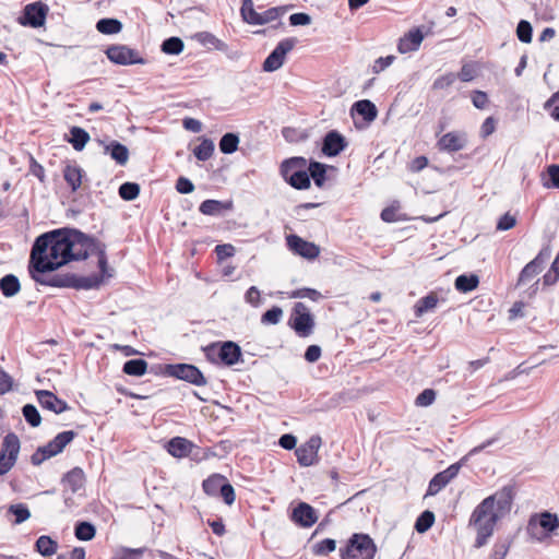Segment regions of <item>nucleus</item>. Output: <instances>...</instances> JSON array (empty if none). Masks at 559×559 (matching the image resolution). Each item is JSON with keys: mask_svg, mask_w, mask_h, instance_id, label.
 I'll use <instances>...</instances> for the list:
<instances>
[{"mask_svg": "<svg viewBox=\"0 0 559 559\" xmlns=\"http://www.w3.org/2000/svg\"><path fill=\"white\" fill-rule=\"evenodd\" d=\"M90 237L70 227L46 231L34 240L29 262L39 273H52L72 261L86 260Z\"/></svg>", "mask_w": 559, "mask_h": 559, "instance_id": "nucleus-1", "label": "nucleus"}, {"mask_svg": "<svg viewBox=\"0 0 559 559\" xmlns=\"http://www.w3.org/2000/svg\"><path fill=\"white\" fill-rule=\"evenodd\" d=\"M514 488L510 485L503 486L493 495L485 498L472 512L468 526L476 530L475 548H481L495 532L499 520L506 516L512 508L514 500Z\"/></svg>", "mask_w": 559, "mask_h": 559, "instance_id": "nucleus-2", "label": "nucleus"}, {"mask_svg": "<svg viewBox=\"0 0 559 559\" xmlns=\"http://www.w3.org/2000/svg\"><path fill=\"white\" fill-rule=\"evenodd\" d=\"M307 165L308 160L302 156L286 158L280 166L281 176L294 189H309L311 181L307 171Z\"/></svg>", "mask_w": 559, "mask_h": 559, "instance_id": "nucleus-3", "label": "nucleus"}, {"mask_svg": "<svg viewBox=\"0 0 559 559\" xmlns=\"http://www.w3.org/2000/svg\"><path fill=\"white\" fill-rule=\"evenodd\" d=\"M378 551L374 540L366 533H354L344 547L340 548L341 559H374Z\"/></svg>", "mask_w": 559, "mask_h": 559, "instance_id": "nucleus-4", "label": "nucleus"}, {"mask_svg": "<svg viewBox=\"0 0 559 559\" xmlns=\"http://www.w3.org/2000/svg\"><path fill=\"white\" fill-rule=\"evenodd\" d=\"M496 439H489L481 444L473 448L465 456H463L459 462L451 464L448 468L442 472L437 473L431 480L429 481V486L427 489V496L437 495L442 488H444L456 475L459 474L461 467L467 462L468 457L475 455L487 447L491 445Z\"/></svg>", "mask_w": 559, "mask_h": 559, "instance_id": "nucleus-5", "label": "nucleus"}, {"mask_svg": "<svg viewBox=\"0 0 559 559\" xmlns=\"http://www.w3.org/2000/svg\"><path fill=\"white\" fill-rule=\"evenodd\" d=\"M78 433L73 430H66L59 432L52 440L47 444L40 445L31 455V463L34 466L43 464L46 460L60 454L68 444H70Z\"/></svg>", "mask_w": 559, "mask_h": 559, "instance_id": "nucleus-6", "label": "nucleus"}, {"mask_svg": "<svg viewBox=\"0 0 559 559\" xmlns=\"http://www.w3.org/2000/svg\"><path fill=\"white\" fill-rule=\"evenodd\" d=\"M558 528V515L548 511L532 515L527 524V533L530 536L539 542L550 536Z\"/></svg>", "mask_w": 559, "mask_h": 559, "instance_id": "nucleus-7", "label": "nucleus"}, {"mask_svg": "<svg viewBox=\"0 0 559 559\" xmlns=\"http://www.w3.org/2000/svg\"><path fill=\"white\" fill-rule=\"evenodd\" d=\"M288 325L299 337H308L313 333L316 321L308 307L298 301L294 305Z\"/></svg>", "mask_w": 559, "mask_h": 559, "instance_id": "nucleus-8", "label": "nucleus"}, {"mask_svg": "<svg viewBox=\"0 0 559 559\" xmlns=\"http://www.w3.org/2000/svg\"><path fill=\"white\" fill-rule=\"evenodd\" d=\"M163 373L167 377L186 381L197 386L207 383L203 372L194 365L178 362L164 365Z\"/></svg>", "mask_w": 559, "mask_h": 559, "instance_id": "nucleus-9", "label": "nucleus"}, {"mask_svg": "<svg viewBox=\"0 0 559 559\" xmlns=\"http://www.w3.org/2000/svg\"><path fill=\"white\" fill-rule=\"evenodd\" d=\"M214 353L217 355L221 362L228 367L242 361L241 348L233 341L211 344L205 348V354L209 359H213Z\"/></svg>", "mask_w": 559, "mask_h": 559, "instance_id": "nucleus-10", "label": "nucleus"}, {"mask_svg": "<svg viewBox=\"0 0 559 559\" xmlns=\"http://www.w3.org/2000/svg\"><path fill=\"white\" fill-rule=\"evenodd\" d=\"M105 53L108 60L119 66L145 64L144 59L136 49L127 45L114 44L106 48Z\"/></svg>", "mask_w": 559, "mask_h": 559, "instance_id": "nucleus-11", "label": "nucleus"}, {"mask_svg": "<svg viewBox=\"0 0 559 559\" xmlns=\"http://www.w3.org/2000/svg\"><path fill=\"white\" fill-rule=\"evenodd\" d=\"M21 449L19 437L14 432L4 436L0 450V476L5 475L15 465Z\"/></svg>", "mask_w": 559, "mask_h": 559, "instance_id": "nucleus-12", "label": "nucleus"}, {"mask_svg": "<svg viewBox=\"0 0 559 559\" xmlns=\"http://www.w3.org/2000/svg\"><path fill=\"white\" fill-rule=\"evenodd\" d=\"M49 8L43 1H35L26 4L21 15L17 17V23L22 26L38 28L44 26Z\"/></svg>", "mask_w": 559, "mask_h": 559, "instance_id": "nucleus-13", "label": "nucleus"}, {"mask_svg": "<svg viewBox=\"0 0 559 559\" xmlns=\"http://www.w3.org/2000/svg\"><path fill=\"white\" fill-rule=\"evenodd\" d=\"M297 41L295 37L281 40L263 61V71L274 72L278 70L283 66L286 55L295 47Z\"/></svg>", "mask_w": 559, "mask_h": 559, "instance_id": "nucleus-14", "label": "nucleus"}, {"mask_svg": "<svg viewBox=\"0 0 559 559\" xmlns=\"http://www.w3.org/2000/svg\"><path fill=\"white\" fill-rule=\"evenodd\" d=\"M322 439L318 435H313L307 442L300 444L295 450L297 462L302 467H309L318 464V451L321 447Z\"/></svg>", "mask_w": 559, "mask_h": 559, "instance_id": "nucleus-15", "label": "nucleus"}, {"mask_svg": "<svg viewBox=\"0 0 559 559\" xmlns=\"http://www.w3.org/2000/svg\"><path fill=\"white\" fill-rule=\"evenodd\" d=\"M28 271L31 277L39 285L58 287V288H72V281L74 280L73 273L66 274H50L39 273L33 267V263L29 262Z\"/></svg>", "mask_w": 559, "mask_h": 559, "instance_id": "nucleus-16", "label": "nucleus"}, {"mask_svg": "<svg viewBox=\"0 0 559 559\" xmlns=\"http://www.w3.org/2000/svg\"><path fill=\"white\" fill-rule=\"evenodd\" d=\"M286 246L294 254L307 260H314L320 254V247L318 245L305 240L295 234L286 236Z\"/></svg>", "mask_w": 559, "mask_h": 559, "instance_id": "nucleus-17", "label": "nucleus"}, {"mask_svg": "<svg viewBox=\"0 0 559 559\" xmlns=\"http://www.w3.org/2000/svg\"><path fill=\"white\" fill-rule=\"evenodd\" d=\"M348 142L346 138L337 130L328 131L322 139L321 152L326 157H335L340 155L346 147Z\"/></svg>", "mask_w": 559, "mask_h": 559, "instance_id": "nucleus-18", "label": "nucleus"}, {"mask_svg": "<svg viewBox=\"0 0 559 559\" xmlns=\"http://www.w3.org/2000/svg\"><path fill=\"white\" fill-rule=\"evenodd\" d=\"M289 519L297 526L308 528L317 523L318 513L312 506H310L307 502L300 501L293 509Z\"/></svg>", "mask_w": 559, "mask_h": 559, "instance_id": "nucleus-19", "label": "nucleus"}, {"mask_svg": "<svg viewBox=\"0 0 559 559\" xmlns=\"http://www.w3.org/2000/svg\"><path fill=\"white\" fill-rule=\"evenodd\" d=\"M35 395L43 409L53 414H61L70 409L69 404L64 400L59 399L49 390H37L35 391Z\"/></svg>", "mask_w": 559, "mask_h": 559, "instance_id": "nucleus-20", "label": "nucleus"}, {"mask_svg": "<svg viewBox=\"0 0 559 559\" xmlns=\"http://www.w3.org/2000/svg\"><path fill=\"white\" fill-rule=\"evenodd\" d=\"M233 209H234L233 200L219 201V200L207 199V200H204L199 206V211L203 215H209V216H222L226 212L233 211Z\"/></svg>", "mask_w": 559, "mask_h": 559, "instance_id": "nucleus-21", "label": "nucleus"}, {"mask_svg": "<svg viewBox=\"0 0 559 559\" xmlns=\"http://www.w3.org/2000/svg\"><path fill=\"white\" fill-rule=\"evenodd\" d=\"M350 115L353 118L361 117L365 122L370 123L376 120L378 109L371 100L360 99L352 105Z\"/></svg>", "mask_w": 559, "mask_h": 559, "instance_id": "nucleus-22", "label": "nucleus"}, {"mask_svg": "<svg viewBox=\"0 0 559 559\" xmlns=\"http://www.w3.org/2000/svg\"><path fill=\"white\" fill-rule=\"evenodd\" d=\"M424 34L419 27L408 31L399 41L397 49L401 53L415 51L419 48Z\"/></svg>", "mask_w": 559, "mask_h": 559, "instance_id": "nucleus-23", "label": "nucleus"}, {"mask_svg": "<svg viewBox=\"0 0 559 559\" xmlns=\"http://www.w3.org/2000/svg\"><path fill=\"white\" fill-rule=\"evenodd\" d=\"M437 145L442 152H459L465 147L466 139L464 135H460L456 132H448L438 140Z\"/></svg>", "mask_w": 559, "mask_h": 559, "instance_id": "nucleus-24", "label": "nucleus"}, {"mask_svg": "<svg viewBox=\"0 0 559 559\" xmlns=\"http://www.w3.org/2000/svg\"><path fill=\"white\" fill-rule=\"evenodd\" d=\"M86 247H88V248H86L87 249L86 250L87 258L90 255H92V254L97 255V258H98V267H99L100 273H102L100 276L103 277L106 274L107 266H108L105 243H103L102 241H99L98 239H96L94 237H90Z\"/></svg>", "mask_w": 559, "mask_h": 559, "instance_id": "nucleus-25", "label": "nucleus"}, {"mask_svg": "<svg viewBox=\"0 0 559 559\" xmlns=\"http://www.w3.org/2000/svg\"><path fill=\"white\" fill-rule=\"evenodd\" d=\"M193 443L182 437H174L166 444L167 452L174 457L188 456L191 453Z\"/></svg>", "mask_w": 559, "mask_h": 559, "instance_id": "nucleus-26", "label": "nucleus"}, {"mask_svg": "<svg viewBox=\"0 0 559 559\" xmlns=\"http://www.w3.org/2000/svg\"><path fill=\"white\" fill-rule=\"evenodd\" d=\"M104 153L109 155L110 158L120 166H124L128 163V147L116 140L110 141L108 144H104Z\"/></svg>", "mask_w": 559, "mask_h": 559, "instance_id": "nucleus-27", "label": "nucleus"}, {"mask_svg": "<svg viewBox=\"0 0 559 559\" xmlns=\"http://www.w3.org/2000/svg\"><path fill=\"white\" fill-rule=\"evenodd\" d=\"M84 170L76 164H67L62 170L63 178L72 192L80 189Z\"/></svg>", "mask_w": 559, "mask_h": 559, "instance_id": "nucleus-28", "label": "nucleus"}, {"mask_svg": "<svg viewBox=\"0 0 559 559\" xmlns=\"http://www.w3.org/2000/svg\"><path fill=\"white\" fill-rule=\"evenodd\" d=\"M91 136L88 132L78 126H73L69 130V135H66V141H68L75 151L80 152L82 151L87 142L90 141Z\"/></svg>", "mask_w": 559, "mask_h": 559, "instance_id": "nucleus-29", "label": "nucleus"}, {"mask_svg": "<svg viewBox=\"0 0 559 559\" xmlns=\"http://www.w3.org/2000/svg\"><path fill=\"white\" fill-rule=\"evenodd\" d=\"M329 166L314 159H310L307 171L318 188H322L326 181Z\"/></svg>", "mask_w": 559, "mask_h": 559, "instance_id": "nucleus-30", "label": "nucleus"}, {"mask_svg": "<svg viewBox=\"0 0 559 559\" xmlns=\"http://www.w3.org/2000/svg\"><path fill=\"white\" fill-rule=\"evenodd\" d=\"M439 299L436 293H429L427 296L421 297L414 305V314L416 318H421L425 313L433 310Z\"/></svg>", "mask_w": 559, "mask_h": 559, "instance_id": "nucleus-31", "label": "nucleus"}, {"mask_svg": "<svg viewBox=\"0 0 559 559\" xmlns=\"http://www.w3.org/2000/svg\"><path fill=\"white\" fill-rule=\"evenodd\" d=\"M84 480L85 475L81 467H73L62 477V483H66L73 493L83 487Z\"/></svg>", "mask_w": 559, "mask_h": 559, "instance_id": "nucleus-32", "label": "nucleus"}, {"mask_svg": "<svg viewBox=\"0 0 559 559\" xmlns=\"http://www.w3.org/2000/svg\"><path fill=\"white\" fill-rule=\"evenodd\" d=\"M479 284L478 275L471 274H461L454 281V287L460 293H469L477 288Z\"/></svg>", "mask_w": 559, "mask_h": 559, "instance_id": "nucleus-33", "label": "nucleus"}, {"mask_svg": "<svg viewBox=\"0 0 559 559\" xmlns=\"http://www.w3.org/2000/svg\"><path fill=\"white\" fill-rule=\"evenodd\" d=\"M21 289V283L14 274H7L0 278V290L4 297H13Z\"/></svg>", "mask_w": 559, "mask_h": 559, "instance_id": "nucleus-34", "label": "nucleus"}, {"mask_svg": "<svg viewBox=\"0 0 559 559\" xmlns=\"http://www.w3.org/2000/svg\"><path fill=\"white\" fill-rule=\"evenodd\" d=\"M148 364L143 358L127 360L122 366V372L132 377H142L147 371Z\"/></svg>", "mask_w": 559, "mask_h": 559, "instance_id": "nucleus-35", "label": "nucleus"}, {"mask_svg": "<svg viewBox=\"0 0 559 559\" xmlns=\"http://www.w3.org/2000/svg\"><path fill=\"white\" fill-rule=\"evenodd\" d=\"M96 29L104 35H115L121 32L123 25L115 17H103L96 22Z\"/></svg>", "mask_w": 559, "mask_h": 559, "instance_id": "nucleus-36", "label": "nucleus"}, {"mask_svg": "<svg viewBox=\"0 0 559 559\" xmlns=\"http://www.w3.org/2000/svg\"><path fill=\"white\" fill-rule=\"evenodd\" d=\"M58 549L57 540L52 539L48 535H41L35 542V550L43 557H50L56 554Z\"/></svg>", "mask_w": 559, "mask_h": 559, "instance_id": "nucleus-37", "label": "nucleus"}, {"mask_svg": "<svg viewBox=\"0 0 559 559\" xmlns=\"http://www.w3.org/2000/svg\"><path fill=\"white\" fill-rule=\"evenodd\" d=\"M195 39L205 47L214 48L219 51H227L228 46L223 40L209 32H200L195 34Z\"/></svg>", "mask_w": 559, "mask_h": 559, "instance_id": "nucleus-38", "label": "nucleus"}, {"mask_svg": "<svg viewBox=\"0 0 559 559\" xmlns=\"http://www.w3.org/2000/svg\"><path fill=\"white\" fill-rule=\"evenodd\" d=\"M226 477L221 474H213L202 483L203 491L211 497H218L219 487L226 481Z\"/></svg>", "mask_w": 559, "mask_h": 559, "instance_id": "nucleus-39", "label": "nucleus"}, {"mask_svg": "<svg viewBox=\"0 0 559 559\" xmlns=\"http://www.w3.org/2000/svg\"><path fill=\"white\" fill-rule=\"evenodd\" d=\"M96 535V527L92 522L78 521L74 525V536L79 540L88 542Z\"/></svg>", "mask_w": 559, "mask_h": 559, "instance_id": "nucleus-40", "label": "nucleus"}, {"mask_svg": "<svg viewBox=\"0 0 559 559\" xmlns=\"http://www.w3.org/2000/svg\"><path fill=\"white\" fill-rule=\"evenodd\" d=\"M103 282L102 276L93 274L90 276H78L74 274L72 288L74 289H92L98 287Z\"/></svg>", "mask_w": 559, "mask_h": 559, "instance_id": "nucleus-41", "label": "nucleus"}, {"mask_svg": "<svg viewBox=\"0 0 559 559\" xmlns=\"http://www.w3.org/2000/svg\"><path fill=\"white\" fill-rule=\"evenodd\" d=\"M240 14L242 20L251 25H260V13L254 10L252 0H242Z\"/></svg>", "mask_w": 559, "mask_h": 559, "instance_id": "nucleus-42", "label": "nucleus"}, {"mask_svg": "<svg viewBox=\"0 0 559 559\" xmlns=\"http://www.w3.org/2000/svg\"><path fill=\"white\" fill-rule=\"evenodd\" d=\"M239 135L234 132L225 133L218 143V147L223 154H233L238 150Z\"/></svg>", "mask_w": 559, "mask_h": 559, "instance_id": "nucleus-43", "label": "nucleus"}, {"mask_svg": "<svg viewBox=\"0 0 559 559\" xmlns=\"http://www.w3.org/2000/svg\"><path fill=\"white\" fill-rule=\"evenodd\" d=\"M214 148L215 146L213 141L207 138H203L201 143L194 147L193 154L198 160L205 162L212 157Z\"/></svg>", "mask_w": 559, "mask_h": 559, "instance_id": "nucleus-44", "label": "nucleus"}, {"mask_svg": "<svg viewBox=\"0 0 559 559\" xmlns=\"http://www.w3.org/2000/svg\"><path fill=\"white\" fill-rule=\"evenodd\" d=\"M183 48V40L177 36L166 38L160 45V50L166 55H179Z\"/></svg>", "mask_w": 559, "mask_h": 559, "instance_id": "nucleus-45", "label": "nucleus"}, {"mask_svg": "<svg viewBox=\"0 0 559 559\" xmlns=\"http://www.w3.org/2000/svg\"><path fill=\"white\" fill-rule=\"evenodd\" d=\"M141 188L136 182L126 181L118 189L119 197L124 201H133L140 194Z\"/></svg>", "mask_w": 559, "mask_h": 559, "instance_id": "nucleus-46", "label": "nucleus"}, {"mask_svg": "<svg viewBox=\"0 0 559 559\" xmlns=\"http://www.w3.org/2000/svg\"><path fill=\"white\" fill-rule=\"evenodd\" d=\"M292 5H281V7H273L264 12L260 13V25H264L266 23L273 22L275 20H278L281 16H283Z\"/></svg>", "mask_w": 559, "mask_h": 559, "instance_id": "nucleus-47", "label": "nucleus"}, {"mask_svg": "<svg viewBox=\"0 0 559 559\" xmlns=\"http://www.w3.org/2000/svg\"><path fill=\"white\" fill-rule=\"evenodd\" d=\"M433 523H435V513L430 510H425L416 519L414 527L418 533L423 534V533L427 532L428 530H430V527L433 525Z\"/></svg>", "mask_w": 559, "mask_h": 559, "instance_id": "nucleus-48", "label": "nucleus"}, {"mask_svg": "<svg viewBox=\"0 0 559 559\" xmlns=\"http://www.w3.org/2000/svg\"><path fill=\"white\" fill-rule=\"evenodd\" d=\"M22 415L26 423L33 428H36L41 424V416L37 407L33 404H25L22 407Z\"/></svg>", "mask_w": 559, "mask_h": 559, "instance_id": "nucleus-49", "label": "nucleus"}, {"mask_svg": "<svg viewBox=\"0 0 559 559\" xmlns=\"http://www.w3.org/2000/svg\"><path fill=\"white\" fill-rule=\"evenodd\" d=\"M8 513L15 516L14 524H21L31 518L29 509L25 503L11 504Z\"/></svg>", "mask_w": 559, "mask_h": 559, "instance_id": "nucleus-50", "label": "nucleus"}, {"mask_svg": "<svg viewBox=\"0 0 559 559\" xmlns=\"http://www.w3.org/2000/svg\"><path fill=\"white\" fill-rule=\"evenodd\" d=\"M283 318V309L278 306H273L261 316V323L264 325H275L280 323Z\"/></svg>", "mask_w": 559, "mask_h": 559, "instance_id": "nucleus-51", "label": "nucleus"}, {"mask_svg": "<svg viewBox=\"0 0 559 559\" xmlns=\"http://www.w3.org/2000/svg\"><path fill=\"white\" fill-rule=\"evenodd\" d=\"M336 540L333 538H324L312 546V552L316 556H328L335 551Z\"/></svg>", "mask_w": 559, "mask_h": 559, "instance_id": "nucleus-52", "label": "nucleus"}, {"mask_svg": "<svg viewBox=\"0 0 559 559\" xmlns=\"http://www.w3.org/2000/svg\"><path fill=\"white\" fill-rule=\"evenodd\" d=\"M516 37L524 44H530L533 39L532 24L526 20H520L515 31Z\"/></svg>", "mask_w": 559, "mask_h": 559, "instance_id": "nucleus-53", "label": "nucleus"}, {"mask_svg": "<svg viewBox=\"0 0 559 559\" xmlns=\"http://www.w3.org/2000/svg\"><path fill=\"white\" fill-rule=\"evenodd\" d=\"M543 269L533 261L528 262L520 272L518 286L536 276Z\"/></svg>", "mask_w": 559, "mask_h": 559, "instance_id": "nucleus-54", "label": "nucleus"}, {"mask_svg": "<svg viewBox=\"0 0 559 559\" xmlns=\"http://www.w3.org/2000/svg\"><path fill=\"white\" fill-rule=\"evenodd\" d=\"M400 209V204L397 205H391L381 211L380 217L383 222L386 223H394L400 221H405V215L399 214L397 211Z\"/></svg>", "mask_w": 559, "mask_h": 559, "instance_id": "nucleus-55", "label": "nucleus"}, {"mask_svg": "<svg viewBox=\"0 0 559 559\" xmlns=\"http://www.w3.org/2000/svg\"><path fill=\"white\" fill-rule=\"evenodd\" d=\"M289 297L290 298H309L312 301H318L320 298H322V295L320 292H318L314 288L302 287V288L293 290L289 294Z\"/></svg>", "mask_w": 559, "mask_h": 559, "instance_id": "nucleus-56", "label": "nucleus"}, {"mask_svg": "<svg viewBox=\"0 0 559 559\" xmlns=\"http://www.w3.org/2000/svg\"><path fill=\"white\" fill-rule=\"evenodd\" d=\"M436 396L437 393L433 389H425L417 395L415 404L421 407L430 406L435 402Z\"/></svg>", "mask_w": 559, "mask_h": 559, "instance_id": "nucleus-57", "label": "nucleus"}, {"mask_svg": "<svg viewBox=\"0 0 559 559\" xmlns=\"http://www.w3.org/2000/svg\"><path fill=\"white\" fill-rule=\"evenodd\" d=\"M218 497L223 499V501L227 506H231L235 502L236 493L234 487L230 485V483L226 479V481L219 487V493Z\"/></svg>", "mask_w": 559, "mask_h": 559, "instance_id": "nucleus-58", "label": "nucleus"}, {"mask_svg": "<svg viewBox=\"0 0 559 559\" xmlns=\"http://www.w3.org/2000/svg\"><path fill=\"white\" fill-rule=\"evenodd\" d=\"M510 548L508 539L497 540L489 559H504Z\"/></svg>", "mask_w": 559, "mask_h": 559, "instance_id": "nucleus-59", "label": "nucleus"}, {"mask_svg": "<svg viewBox=\"0 0 559 559\" xmlns=\"http://www.w3.org/2000/svg\"><path fill=\"white\" fill-rule=\"evenodd\" d=\"M548 179L544 182L547 188L559 189V165L552 164L547 168Z\"/></svg>", "mask_w": 559, "mask_h": 559, "instance_id": "nucleus-60", "label": "nucleus"}, {"mask_svg": "<svg viewBox=\"0 0 559 559\" xmlns=\"http://www.w3.org/2000/svg\"><path fill=\"white\" fill-rule=\"evenodd\" d=\"M245 301L258 308L262 305L261 293L257 286H250L245 294Z\"/></svg>", "mask_w": 559, "mask_h": 559, "instance_id": "nucleus-61", "label": "nucleus"}, {"mask_svg": "<svg viewBox=\"0 0 559 559\" xmlns=\"http://www.w3.org/2000/svg\"><path fill=\"white\" fill-rule=\"evenodd\" d=\"M456 80V74L453 72L447 73L437 78L432 84L433 90H444L451 86Z\"/></svg>", "mask_w": 559, "mask_h": 559, "instance_id": "nucleus-62", "label": "nucleus"}, {"mask_svg": "<svg viewBox=\"0 0 559 559\" xmlns=\"http://www.w3.org/2000/svg\"><path fill=\"white\" fill-rule=\"evenodd\" d=\"M516 224V218L514 215H511L509 212L504 213L497 222V230L507 231L513 228Z\"/></svg>", "mask_w": 559, "mask_h": 559, "instance_id": "nucleus-63", "label": "nucleus"}, {"mask_svg": "<svg viewBox=\"0 0 559 559\" xmlns=\"http://www.w3.org/2000/svg\"><path fill=\"white\" fill-rule=\"evenodd\" d=\"M545 109L549 111L550 116L559 121V92L554 94L545 104Z\"/></svg>", "mask_w": 559, "mask_h": 559, "instance_id": "nucleus-64", "label": "nucleus"}]
</instances>
